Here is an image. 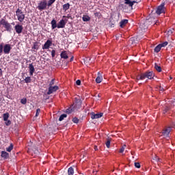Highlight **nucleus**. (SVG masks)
<instances>
[{
  "instance_id": "6e6552de",
  "label": "nucleus",
  "mask_w": 175,
  "mask_h": 175,
  "mask_svg": "<svg viewBox=\"0 0 175 175\" xmlns=\"http://www.w3.org/2000/svg\"><path fill=\"white\" fill-rule=\"evenodd\" d=\"M58 86H49L48 92H47V95H51L53 92H55L56 91H58Z\"/></svg>"
},
{
  "instance_id": "bf43d9fd",
  "label": "nucleus",
  "mask_w": 175,
  "mask_h": 175,
  "mask_svg": "<svg viewBox=\"0 0 175 175\" xmlns=\"http://www.w3.org/2000/svg\"><path fill=\"white\" fill-rule=\"evenodd\" d=\"M155 24H156V25H158V22H156Z\"/></svg>"
},
{
  "instance_id": "052dcab7",
  "label": "nucleus",
  "mask_w": 175,
  "mask_h": 175,
  "mask_svg": "<svg viewBox=\"0 0 175 175\" xmlns=\"http://www.w3.org/2000/svg\"><path fill=\"white\" fill-rule=\"evenodd\" d=\"M172 79H173L172 77H170V80H172Z\"/></svg>"
},
{
  "instance_id": "8fccbe9b",
  "label": "nucleus",
  "mask_w": 175,
  "mask_h": 175,
  "mask_svg": "<svg viewBox=\"0 0 175 175\" xmlns=\"http://www.w3.org/2000/svg\"><path fill=\"white\" fill-rule=\"evenodd\" d=\"M2 25V19L1 21H0V28H1V26Z\"/></svg>"
},
{
  "instance_id": "c756f323",
  "label": "nucleus",
  "mask_w": 175,
  "mask_h": 175,
  "mask_svg": "<svg viewBox=\"0 0 175 175\" xmlns=\"http://www.w3.org/2000/svg\"><path fill=\"white\" fill-rule=\"evenodd\" d=\"M2 53H3V42L0 44V56L2 55Z\"/></svg>"
},
{
  "instance_id": "c85d7f7f",
  "label": "nucleus",
  "mask_w": 175,
  "mask_h": 175,
  "mask_svg": "<svg viewBox=\"0 0 175 175\" xmlns=\"http://www.w3.org/2000/svg\"><path fill=\"white\" fill-rule=\"evenodd\" d=\"M66 117H68V115L62 114L59 118V121H63L64 118H66Z\"/></svg>"
},
{
  "instance_id": "ddd939ff",
  "label": "nucleus",
  "mask_w": 175,
  "mask_h": 175,
  "mask_svg": "<svg viewBox=\"0 0 175 175\" xmlns=\"http://www.w3.org/2000/svg\"><path fill=\"white\" fill-rule=\"evenodd\" d=\"M29 73L30 76H33V73H35V67H33V64H30L29 65Z\"/></svg>"
},
{
  "instance_id": "49530a36",
  "label": "nucleus",
  "mask_w": 175,
  "mask_h": 175,
  "mask_svg": "<svg viewBox=\"0 0 175 175\" xmlns=\"http://www.w3.org/2000/svg\"><path fill=\"white\" fill-rule=\"evenodd\" d=\"M94 150H95V151H98V146H94Z\"/></svg>"
},
{
  "instance_id": "aec40b11",
  "label": "nucleus",
  "mask_w": 175,
  "mask_h": 175,
  "mask_svg": "<svg viewBox=\"0 0 175 175\" xmlns=\"http://www.w3.org/2000/svg\"><path fill=\"white\" fill-rule=\"evenodd\" d=\"M103 80V77L98 75L96 78V83H97L98 84L102 83V81Z\"/></svg>"
},
{
  "instance_id": "603ef678",
  "label": "nucleus",
  "mask_w": 175,
  "mask_h": 175,
  "mask_svg": "<svg viewBox=\"0 0 175 175\" xmlns=\"http://www.w3.org/2000/svg\"><path fill=\"white\" fill-rule=\"evenodd\" d=\"M94 14H95V16H98L99 13L96 12Z\"/></svg>"
},
{
  "instance_id": "6ab92c4d",
  "label": "nucleus",
  "mask_w": 175,
  "mask_h": 175,
  "mask_svg": "<svg viewBox=\"0 0 175 175\" xmlns=\"http://www.w3.org/2000/svg\"><path fill=\"white\" fill-rule=\"evenodd\" d=\"M70 8V4H69V3H67L64 5H63L62 9L64 12H66V10H69Z\"/></svg>"
},
{
  "instance_id": "f704fd0d",
  "label": "nucleus",
  "mask_w": 175,
  "mask_h": 175,
  "mask_svg": "<svg viewBox=\"0 0 175 175\" xmlns=\"http://www.w3.org/2000/svg\"><path fill=\"white\" fill-rule=\"evenodd\" d=\"M110 143H111L110 139H107V141L105 143L107 148H110Z\"/></svg>"
},
{
  "instance_id": "dca6fc26",
  "label": "nucleus",
  "mask_w": 175,
  "mask_h": 175,
  "mask_svg": "<svg viewBox=\"0 0 175 175\" xmlns=\"http://www.w3.org/2000/svg\"><path fill=\"white\" fill-rule=\"evenodd\" d=\"M60 57L61 58H64V59H68V58H69L66 51H62L60 54Z\"/></svg>"
},
{
  "instance_id": "c9c22d12",
  "label": "nucleus",
  "mask_w": 175,
  "mask_h": 175,
  "mask_svg": "<svg viewBox=\"0 0 175 175\" xmlns=\"http://www.w3.org/2000/svg\"><path fill=\"white\" fill-rule=\"evenodd\" d=\"M21 103H22V105H27V98H22L21 100Z\"/></svg>"
},
{
  "instance_id": "e433bc0d",
  "label": "nucleus",
  "mask_w": 175,
  "mask_h": 175,
  "mask_svg": "<svg viewBox=\"0 0 175 175\" xmlns=\"http://www.w3.org/2000/svg\"><path fill=\"white\" fill-rule=\"evenodd\" d=\"M72 122H74L75 124H79V119L77 118H74L72 119Z\"/></svg>"
},
{
  "instance_id": "6e6d98bb",
  "label": "nucleus",
  "mask_w": 175,
  "mask_h": 175,
  "mask_svg": "<svg viewBox=\"0 0 175 175\" xmlns=\"http://www.w3.org/2000/svg\"><path fill=\"white\" fill-rule=\"evenodd\" d=\"M160 91H163V88H160Z\"/></svg>"
},
{
  "instance_id": "72a5a7b5",
  "label": "nucleus",
  "mask_w": 175,
  "mask_h": 175,
  "mask_svg": "<svg viewBox=\"0 0 175 175\" xmlns=\"http://www.w3.org/2000/svg\"><path fill=\"white\" fill-rule=\"evenodd\" d=\"M54 2H55V0H49L47 3L48 6L49 7L51 6V5L54 3Z\"/></svg>"
},
{
  "instance_id": "37998d69",
  "label": "nucleus",
  "mask_w": 175,
  "mask_h": 175,
  "mask_svg": "<svg viewBox=\"0 0 175 175\" xmlns=\"http://www.w3.org/2000/svg\"><path fill=\"white\" fill-rule=\"evenodd\" d=\"M54 85V79H52L49 83V87H53Z\"/></svg>"
},
{
  "instance_id": "7ed1b4c3",
  "label": "nucleus",
  "mask_w": 175,
  "mask_h": 175,
  "mask_svg": "<svg viewBox=\"0 0 175 175\" xmlns=\"http://www.w3.org/2000/svg\"><path fill=\"white\" fill-rule=\"evenodd\" d=\"M2 25H3L5 31L7 32H10V33H12V31H13V27H12V24L9 23L6 20L2 19Z\"/></svg>"
},
{
  "instance_id": "bb28decb",
  "label": "nucleus",
  "mask_w": 175,
  "mask_h": 175,
  "mask_svg": "<svg viewBox=\"0 0 175 175\" xmlns=\"http://www.w3.org/2000/svg\"><path fill=\"white\" fill-rule=\"evenodd\" d=\"M33 50H39V44L38 42H35L32 47Z\"/></svg>"
},
{
  "instance_id": "f3484780",
  "label": "nucleus",
  "mask_w": 175,
  "mask_h": 175,
  "mask_svg": "<svg viewBox=\"0 0 175 175\" xmlns=\"http://www.w3.org/2000/svg\"><path fill=\"white\" fill-rule=\"evenodd\" d=\"M127 24H128V20L124 19L120 21V28H124V27H125V25H126Z\"/></svg>"
},
{
  "instance_id": "cd10ccee",
  "label": "nucleus",
  "mask_w": 175,
  "mask_h": 175,
  "mask_svg": "<svg viewBox=\"0 0 175 175\" xmlns=\"http://www.w3.org/2000/svg\"><path fill=\"white\" fill-rule=\"evenodd\" d=\"M31 81H32V79H31L30 77H27L24 79L25 83H26L27 84L31 83Z\"/></svg>"
},
{
  "instance_id": "423d86ee",
  "label": "nucleus",
  "mask_w": 175,
  "mask_h": 175,
  "mask_svg": "<svg viewBox=\"0 0 175 175\" xmlns=\"http://www.w3.org/2000/svg\"><path fill=\"white\" fill-rule=\"evenodd\" d=\"M12 51V45L10 44H4L3 45V53L5 54H10Z\"/></svg>"
},
{
  "instance_id": "58836bf2",
  "label": "nucleus",
  "mask_w": 175,
  "mask_h": 175,
  "mask_svg": "<svg viewBox=\"0 0 175 175\" xmlns=\"http://www.w3.org/2000/svg\"><path fill=\"white\" fill-rule=\"evenodd\" d=\"M5 125H6L7 126H10V125L12 124V121H10V120H7V122H5Z\"/></svg>"
},
{
  "instance_id": "7c9ffc66",
  "label": "nucleus",
  "mask_w": 175,
  "mask_h": 175,
  "mask_svg": "<svg viewBox=\"0 0 175 175\" xmlns=\"http://www.w3.org/2000/svg\"><path fill=\"white\" fill-rule=\"evenodd\" d=\"M75 106H78V107H80V106H81V100H77Z\"/></svg>"
},
{
  "instance_id": "393cba45",
  "label": "nucleus",
  "mask_w": 175,
  "mask_h": 175,
  "mask_svg": "<svg viewBox=\"0 0 175 175\" xmlns=\"http://www.w3.org/2000/svg\"><path fill=\"white\" fill-rule=\"evenodd\" d=\"M3 121H8L9 120V113L3 114Z\"/></svg>"
},
{
  "instance_id": "4c0bfd02",
  "label": "nucleus",
  "mask_w": 175,
  "mask_h": 175,
  "mask_svg": "<svg viewBox=\"0 0 175 175\" xmlns=\"http://www.w3.org/2000/svg\"><path fill=\"white\" fill-rule=\"evenodd\" d=\"M168 44V42H163L162 44H160V46L161 47H166V45Z\"/></svg>"
},
{
  "instance_id": "4be33fe9",
  "label": "nucleus",
  "mask_w": 175,
  "mask_h": 175,
  "mask_svg": "<svg viewBox=\"0 0 175 175\" xmlns=\"http://www.w3.org/2000/svg\"><path fill=\"white\" fill-rule=\"evenodd\" d=\"M68 175H73L75 174V170H73V167H70L68 168Z\"/></svg>"
},
{
  "instance_id": "0eeeda50",
  "label": "nucleus",
  "mask_w": 175,
  "mask_h": 175,
  "mask_svg": "<svg viewBox=\"0 0 175 175\" xmlns=\"http://www.w3.org/2000/svg\"><path fill=\"white\" fill-rule=\"evenodd\" d=\"M157 14H162V13H165V3H162L156 10Z\"/></svg>"
},
{
  "instance_id": "2f4dec72",
  "label": "nucleus",
  "mask_w": 175,
  "mask_h": 175,
  "mask_svg": "<svg viewBox=\"0 0 175 175\" xmlns=\"http://www.w3.org/2000/svg\"><path fill=\"white\" fill-rule=\"evenodd\" d=\"M12 150H13V145L12 144H11L9 146V148H6V151H8V152H10L12 151Z\"/></svg>"
},
{
  "instance_id": "4468645a",
  "label": "nucleus",
  "mask_w": 175,
  "mask_h": 175,
  "mask_svg": "<svg viewBox=\"0 0 175 175\" xmlns=\"http://www.w3.org/2000/svg\"><path fill=\"white\" fill-rule=\"evenodd\" d=\"M124 3L126 5H129V6H130V8H132V6H133V5H135V3H136V1H131V0H124Z\"/></svg>"
},
{
  "instance_id": "de8ad7c7",
  "label": "nucleus",
  "mask_w": 175,
  "mask_h": 175,
  "mask_svg": "<svg viewBox=\"0 0 175 175\" xmlns=\"http://www.w3.org/2000/svg\"><path fill=\"white\" fill-rule=\"evenodd\" d=\"M167 110H169V109H165V110L163 111V113H164V114H165V113H167Z\"/></svg>"
},
{
  "instance_id": "79ce46f5",
  "label": "nucleus",
  "mask_w": 175,
  "mask_h": 175,
  "mask_svg": "<svg viewBox=\"0 0 175 175\" xmlns=\"http://www.w3.org/2000/svg\"><path fill=\"white\" fill-rule=\"evenodd\" d=\"M51 55H52V58H54V57H55V50H52Z\"/></svg>"
},
{
  "instance_id": "09e8293b",
  "label": "nucleus",
  "mask_w": 175,
  "mask_h": 175,
  "mask_svg": "<svg viewBox=\"0 0 175 175\" xmlns=\"http://www.w3.org/2000/svg\"><path fill=\"white\" fill-rule=\"evenodd\" d=\"M155 160L158 162V161H159V158L155 157Z\"/></svg>"
},
{
  "instance_id": "a18cd8bd",
  "label": "nucleus",
  "mask_w": 175,
  "mask_h": 175,
  "mask_svg": "<svg viewBox=\"0 0 175 175\" xmlns=\"http://www.w3.org/2000/svg\"><path fill=\"white\" fill-rule=\"evenodd\" d=\"M2 76V68H0V77Z\"/></svg>"
},
{
  "instance_id": "a19ab883",
  "label": "nucleus",
  "mask_w": 175,
  "mask_h": 175,
  "mask_svg": "<svg viewBox=\"0 0 175 175\" xmlns=\"http://www.w3.org/2000/svg\"><path fill=\"white\" fill-rule=\"evenodd\" d=\"M135 166L137 169H140V163H135Z\"/></svg>"
},
{
  "instance_id": "f03ea898",
  "label": "nucleus",
  "mask_w": 175,
  "mask_h": 175,
  "mask_svg": "<svg viewBox=\"0 0 175 175\" xmlns=\"http://www.w3.org/2000/svg\"><path fill=\"white\" fill-rule=\"evenodd\" d=\"M47 0H42L38 3L37 9L40 10V12H43V10H46L47 9Z\"/></svg>"
},
{
  "instance_id": "473e14b6",
  "label": "nucleus",
  "mask_w": 175,
  "mask_h": 175,
  "mask_svg": "<svg viewBox=\"0 0 175 175\" xmlns=\"http://www.w3.org/2000/svg\"><path fill=\"white\" fill-rule=\"evenodd\" d=\"M125 147H126V145H123L122 147L120 149L119 152L122 154V152H124V151H125Z\"/></svg>"
},
{
  "instance_id": "412c9836",
  "label": "nucleus",
  "mask_w": 175,
  "mask_h": 175,
  "mask_svg": "<svg viewBox=\"0 0 175 175\" xmlns=\"http://www.w3.org/2000/svg\"><path fill=\"white\" fill-rule=\"evenodd\" d=\"M83 21L87 22L91 20V18L88 15H83L82 17Z\"/></svg>"
},
{
  "instance_id": "5701e85b",
  "label": "nucleus",
  "mask_w": 175,
  "mask_h": 175,
  "mask_svg": "<svg viewBox=\"0 0 175 175\" xmlns=\"http://www.w3.org/2000/svg\"><path fill=\"white\" fill-rule=\"evenodd\" d=\"M161 49H162V46H161L159 44L154 48V53H159L161 51Z\"/></svg>"
},
{
  "instance_id": "b1692460",
  "label": "nucleus",
  "mask_w": 175,
  "mask_h": 175,
  "mask_svg": "<svg viewBox=\"0 0 175 175\" xmlns=\"http://www.w3.org/2000/svg\"><path fill=\"white\" fill-rule=\"evenodd\" d=\"M72 111H75V108H73L72 107H69L68 109H67L66 110V112L68 113V114H70V113H72Z\"/></svg>"
},
{
  "instance_id": "39448f33",
  "label": "nucleus",
  "mask_w": 175,
  "mask_h": 175,
  "mask_svg": "<svg viewBox=\"0 0 175 175\" xmlns=\"http://www.w3.org/2000/svg\"><path fill=\"white\" fill-rule=\"evenodd\" d=\"M172 128H173V126H165L161 132L162 136H164V137H170L169 135L170 132H172Z\"/></svg>"
},
{
  "instance_id": "5fc2aeb1",
  "label": "nucleus",
  "mask_w": 175,
  "mask_h": 175,
  "mask_svg": "<svg viewBox=\"0 0 175 175\" xmlns=\"http://www.w3.org/2000/svg\"><path fill=\"white\" fill-rule=\"evenodd\" d=\"M100 96H101L100 94H98V98H100Z\"/></svg>"
},
{
  "instance_id": "a211bd4d",
  "label": "nucleus",
  "mask_w": 175,
  "mask_h": 175,
  "mask_svg": "<svg viewBox=\"0 0 175 175\" xmlns=\"http://www.w3.org/2000/svg\"><path fill=\"white\" fill-rule=\"evenodd\" d=\"M1 158H3L4 159H8V158H9V153L5 151H1Z\"/></svg>"
},
{
  "instance_id": "4d7b16f0",
  "label": "nucleus",
  "mask_w": 175,
  "mask_h": 175,
  "mask_svg": "<svg viewBox=\"0 0 175 175\" xmlns=\"http://www.w3.org/2000/svg\"><path fill=\"white\" fill-rule=\"evenodd\" d=\"M63 18H66V16H63Z\"/></svg>"
},
{
  "instance_id": "3c124183",
  "label": "nucleus",
  "mask_w": 175,
  "mask_h": 175,
  "mask_svg": "<svg viewBox=\"0 0 175 175\" xmlns=\"http://www.w3.org/2000/svg\"><path fill=\"white\" fill-rule=\"evenodd\" d=\"M73 58H74L73 57H72L70 58V62H72V61H73Z\"/></svg>"
},
{
  "instance_id": "f8f14e48",
  "label": "nucleus",
  "mask_w": 175,
  "mask_h": 175,
  "mask_svg": "<svg viewBox=\"0 0 175 175\" xmlns=\"http://www.w3.org/2000/svg\"><path fill=\"white\" fill-rule=\"evenodd\" d=\"M15 31L16 32V33H21L23 32V29H24V28L23 27V25H16L14 27Z\"/></svg>"
},
{
  "instance_id": "1a4fd4ad",
  "label": "nucleus",
  "mask_w": 175,
  "mask_h": 175,
  "mask_svg": "<svg viewBox=\"0 0 175 175\" xmlns=\"http://www.w3.org/2000/svg\"><path fill=\"white\" fill-rule=\"evenodd\" d=\"M91 118L92 120H96L98 118H100L101 117L103 116V113H95L94 112H92L90 113Z\"/></svg>"
},
{
  "instance_id": "f257e3e1",
  "label": "nucleus",
  "mask_w": 175,
  "mask_h": 175,
  "mask_svg": "<svg viewBox=\"0 0 175 175\" xmlns=\"http://www.w3.org/2000/svg\"><path fill=\"white\" fill-rule=\"evenodd\" d=\"M155 77V74L152 71H146L141 75L137 76V80H152Z\"/></svg>"
},
{
  "instance_id": "9d476101",
  "label": "nucleus",
  "mask_w": 175,
  "mask_h": 175,
  "mask_svg": "<svg viewBox=\"0 0 175 175\" xmlns=\"http://www.w3.org/2000/svg\"><path fill=\"white\" fill-rule=\"evenodd\" d=\"M53 44V41L48 40L42 46V49L43 50H48V49H50V46Z\"/></svg>"
},
{
  "instance_id": "2eb2a0df",
  "label": "nucleus",
  "mask_w": 175,
  "mask_h": 175,
  "mask_svg": "<svg viewBox=\"0 0 175 175\" xmlns=\"http://www.w3.org/2000/svg\"><path fill=\"white\" fill-rule=\"evenodd\" d=\"M52 29H55V28H58V25H57V21L55 19H53L51 22Z\"/></svg>"
},
{
  "instance_id": "ea45409f",
  "label": "nucleus",
  "mask_w": 175,
  "mask_h": 175,
  "mask_svg": "<svg viewBox=\"0 0 175 175\" xmlns=\"http://www.w3.org/2000/svg\"><path fill=\"white\" fill-rule=\"evenodd\" d=\"M40 114V109L36 110V117H38Z\"/></svg>"
},
{
  "instance_id": "c03bdc74",
  "label": "nucleus",
  "mask_w": 175,
  "mask_h": 175,
  "mask_svg": "<svg viewBox=\"0 0 175 175\" xmlns=\"http://www.w3.org/2000/svg\"><path fill=\"white\" fill-rule=\"evenodd\" d=\"M76 84H77V85H80V84H81V81H80V79H78V80L76 81Z\"/></svg>"
},
{
  "instance_id": "680f3d73",
  "label": "nucleus",
  "mask_w": 175,
  "mask_h": 175,
  "mask_svg": "<svg viewBox=\"0 0 175 175\" xmlns=\"http://www.w3.org/2000/svg\"><path fill=\"white\" fill-rule=\"evenodd\" d=\"M174 126H175V124H174Z\"/></svg>"
},
{
  "instance_id": "20e7f679",
  "label": "nucleus",
  "mask_w": 175,
  "mask_h": 175,
  "mask_svg": "<svg viewBox=\"0 0 175 175\" xmlns=\"http://www.w3.org/2000/svg\"><path fill=\"white\" fill-rule=\"evenodd\" d=\"M16 14L20 23H23L25 18V14L23 12V10L18 8L16 11Z\"/></svg>"
},
{
  "instance_id": "9b49d317",
  "label": "nucleus",
  "mask_w": 175,
  "mask_h": 175,
  "mask_svg": "<svg viewBox=\"0 0 175 175\" xmlns=\"http://www.w3.org/2000/svg\"><path fill=\"white\" fill-rule=\"evenodd\" d=\"M66 23H68V19H62L57 24V28H64L65 25H66Z\"/></svg>"
},
{
  "instance_id": "13d9d810",
  "label": "nucleus",
  "mask_w": 175,
  "mask_h": 175,
  "mask_svg": "<svg viewBox=\"0 0 175 175\" xmlns=\"http://www.w3.org/2000/svg\"><path fill=\"white\" fill-rule=\"evenodd\" d=\"M68 18H72V16H67Z\"/></svg>"
},
{
  "instance_id": "a878e982",
  "label": "nucleus",
  "mask_w": 175,
  "mask_h": 175,
  "mask_svg": "<svg viewBox=\"0 0 175 175\" xmlns=\"http://www.w3.org/2000/svg\"><path fill=\"white\" fill-rule=\"evenodd\" d=\"M154 68L157 72H162V68L157 64H154Z\"/></svg>"
},
{
  "instance_id": "864d4df0",
  "label": "nucleus",
  "mask_w": 175,
  "mask_h": 175,
  "mask_svg": "<svg viewBox=\"0 0 175 175\" xmlns=\"http://www.w3.org/2000/svg\"><path fill=\"white\" fill-rule=\"evenodd\" d=\"M11 25H15L16 23H14V22H13V23H11Z\"/></svg>"
}]
</instances>
